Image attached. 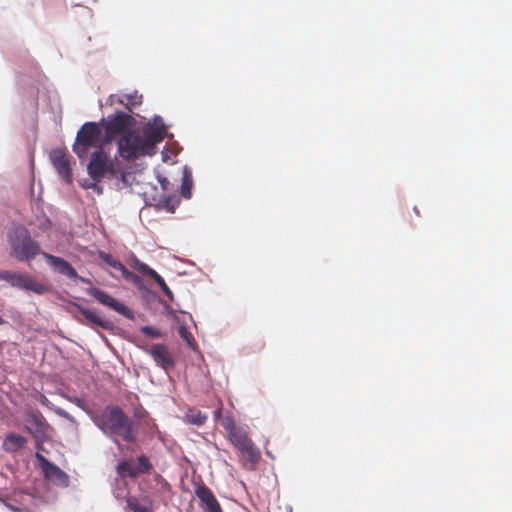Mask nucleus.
I'll return each mask as SVG.
<instances>
[{
	"mask_svg": "<svg viewBox=\"0 0 512 512\" xmlns=\"http://www.w3.org/2000/svg\"><path fill=\"white\" fill-rule=\"evenodd\" d=\"M96 426L107 436L117 438L125 442L136 441V430L131 418L117 405H108L105 410L94 418Z\"/></svg>",
	"mask_w": 512,
	"mask_h": 512,
	"instance_id": "2",
	"label": "nucleus"
},
{
	"mask_svg": "<svg viewBox=\"0 0 512 512\" xmlns=\"http://www.w3.org/2000/svg\"><path fill=\"white\" fill-rule=\"evenodd\" d=\"M232 445L240 451L242 456L251 463H256L260 459V451L249 438L243 428H239L228 436Z\"/></svg>",
	"mask_w": 512,
	"mask_h": 512,
	"instance_id": "9",
	"label": "nucleus"
},
{
	"mask_svg": "<svg viewBox=\"0 0 512 512\" xmlns=\"http://www.w3.org/2000/svg\"><path fill=\"white\" fill-rule=\"evenodd\" d=\"M42 256L53 269L54 272L61 274L69 279H77L78 273L73 266L61 257L43 252Z\"/></svg>",
	"mask_w": 512,
	"mask_h": 512,
	"instance_id": "13",
	"label": "nucleus"
},
{
	"mask_svg": "<svg viewBox=\"0 0 512 512\" xmlns=\"http://www.w3.org/2000/svg\"><path fill=\"white\" fill-rule=\"evenodd\" d=\"M154 481L160 485L159 491L161 493H169L170 492V490H171L170 484L160 474L157 473L154 475Z\"/></svg>",
	"mask_w": 512,
	"mask_h": 512,
	"instance_id": "30",
	"label": "nucleus"
},
{
	"mask_svg": "<svg viewBox=\"0 0 512 512\" xmlns=\"http://www.w3.org/2000/svg\"><path fill=\"white\" fill-rule=\"evenodd\" d=\"M113 179L116 180L115 186L122 190L125 188H131L133 184L136 182V177L133 172L130 171H119L117 173V176Z\"/></svg>",
	"mask_w": 512,
	"mask_h": 512,
	"instance_id": "21",
	"label": "nucleus"
},
{
	"mask_svg": "<svg viewBox=\"0 0 512 512\" xmlns=\"http://www.w3.org/2000/svg\"><path fill=\"white\" fill-rule=\"evenodd\" d=\"M76 280H79L81 281L82 283H89V280H87L86 278H83L81 276L78 275V278Z\"/></svg>",
	"mask_w": 512,
	"mask_h": 512,
	"instance_id": "34",
	"label": "nucleus"
},
{
	"mask_svg": "<svg viewBox=\"0 0 512 512\" xmlns=\"http://www.w3.org/2000/svg\"><path fill=\"white\" fill-rule=\"evenodd\" d=\"M178 332L181 338L185 340L190 347L194 346V337L185 325H180Z\"/></svg>",
	"mask_w": 512,
	"mask_h": 512,
	"instance_id": "28",
	"label": "nucleus"
},
{
	"mask_svg": "<svg viewBox=\"0 0 512 512\" xmlns=\"http://www.w3.org/2000/svg\"><path fill=\"white\" fill-rule=\"evenodd\" d=\"M141 332L150 338H160L162 336L160 330L152 326L141 327Z\"/></svg>",
	"mask_w": 512,
	"mask_h": 512,
	"instance_id": "31",
	"label": "nucleus"
},
{
	"mask_svg": "<svg viewBox=\"0 0 512 512\" xmlns=\"http://www.w3.org/2000/svg\"><path fill=\"white\" fill-rule=\"evenodd\" d=\"M81 185L83 188L92 189V190L96 191L98 194L102 193V188L100 187L99 182H96L94 180H92V181L84 180L81 183Z\"/></svg>",
	"mask_w": 512,
	"mask_h": 512,
	"instance_id": "32",
	"label": "nucleus"
},
{
	"mask_svg": "<svg viewBox=\"0 0 512 512\" xmlns=\"http://www.w3.org/2000/svg\"><path fill=\"white\" fill-rule=\"evenodd\" d=\"M36 459L39 462L44 477L48 481L60 487H67L69 485V476L61 468H59L57 465L46 459L40 453H36Z\"/></svg>",
	"mask_w": 512,
	"mask_h": 512,
	"instance_id": "10",
	"label": "nucleus"
},
{
	"mask_svg": "<svg viewBox=\"0 0 512 512\" xmlns=\"http://www.w3.org/2000/svg\"><path fill=\"white\" fill-rule=\"evenodd\" d=\"M26 443L27 440L25 437L12 432L7 434L3 441L2 447L4 451L14 453L23 449Z\"/></svg>",
	"mask_w": 512,
	"mask_h": 512,
	"instance_id": "20",
	"label": "nucleus"
},
{
	"mask_svg": "<svg viewBox=\"0 0 512 512\" xmlns=\"http://www.w3.org/2000/svg\"><path fill=\"white\" fill-rule=\"evenodd\" d=\"M8 507L13 511V512H20V508L16 507V506H13V505H8Z\"/></svg>",
	"mask_w": 512,
	"mask_h": 512,
	"instance_id": "33",
	"label": "nucleus"
},
{
	"mask_svg": "<svg viewBox=\"0 0 512 512\" xmlns=\"http://www.w3.org/2000/svg\"><path fill=\"white\" fill-rule=\"evenodd\" d=\"M142 96H139L137 92L132 94H124L123 96L110 95L107 99L109 105H113L115 102L124 105L128 110H132L142 102Z\"/></svg>",
	"mask_w": 512,
	"mask_h": 512,
	"instance_id": "19",
	"label": "nucleus"
},
{
	"mask_svg": "<svg viewBox=\"0 0 512 512\" xmlns=\"http://www.w3.org/2000/svg\"><path fill=\"white\" fill-rule=\"evenodd\" d=\"M195 495L201 501L204 512H223L215 495L206 485H199L195 489Z\"/></svg>",
	"mask_w": 512,
	"mask_h": 512,
	"instance_id": "14",
	"label": "nucleus"
},
{
	"mask_svg": "<svg viewBox=\"0 0 512 512\" xmlns=\"http://www.w3.org/2000/svg\"><path fill=\"white\" fill-rule=\"evenodd\" d=\"M126 503L128 508L134 512H153V501L148 495H143L140 498L128 496Z\"/></svg>",
	"mask_w": 512,
	"mask_h": 512,
	"instance_id": "17",
	"label": "nucleus"
},
{
	"mask_svg": "<svg viewBox=\"0 0 512 512\" xmlns=\"http://www.w3.org/2000/svg\"><path fill=\"white\" fill-rule=\"evenodd\" d=\"M27 421L34 426L36 432H42L45 427L44 418L40 413L30 412Z\"/></svg>",
	"mask_w": 512,
	"mask_h": 512,
	"instance_id": "24",
	"label": "nucleus"
},
{
	"mask_svg": "<svg viewBox=\"0 0 512 512\" xmlns=\"http://www.w3.org/2000/svg\"><path fill=\"white\" fill-rule=\"evenodd\" d=\"M87 292L90 296L94 297L102 305L108 306L109 308L126 317L132 316L131 311L127 306H125L123 303L119 302L106 292L98 288H90L88 289Z\"/></svg>",
	"mask_w": 512,
	"mask_h": 512,
	"instance_id": "12",
	"label": "nucleus"
},
{
	"mask_svg": "<svg viewBox=\"0 0 512 512\" xmlns=\"http://www.w3.org/2000/svg\"><path fill=\"white\" fill-rule=\"evenodd\" d=\"M153 469V464L146 455H140L133 459H127L119 462L116 466L117 474L125 479H136L142 474H148Z\"/></svg>",
	"mask_w": 512,
	"mask_h": 512,
	"instance_id": "8",
	"label": "nucleus"
},
{
	"mask_svg": "<svg viewBox=\"0 0 512 512\" xmlns=\"http://www.w3.org/2000/svg\"><path fill=\"white\" fill-rule=\"evenodd\" d=\"M163 130L151 124L122 135L117 142V151L124 160H135L156 153V145L163 140Z\"/></svg>",
	"mask_w": 512,
	"mask_h": 512,
	"instance_id": "1",
	"label": "nucleus"
},
{
	"mask_svg": "<svg viewBox=\"0 0 512 512\" xmlns=\"http://www.w3.org/2000/svg\"><path fill=\"white\" fill-rule=\"evenodd\" d=\"M11 256L18 261H30L43 252L37 241L33 240L29 231L23 226H16L8 233Z\"/></svg>",
	"mask_w": 512,
	"mask_h": 512,
	"instance_id": "3",
	"label": "nucleus"
},
{
	"mask_svg": "<svg viewBox=\"0 0 512 512\" xmlns=\"http://www.w3.org/2000/svg\"><path fill=\"white\" fill-rule=\"evenodd\" d=\"M0 279L9 282L13 287L29 290L38 295L45 294L50 290L48 285L37 281L26 273L0 271Z\"/></svg>",
	"mask_w": 512,
	"mask_h": 512,
	"instance_id": "7",
	"label": "nucleus"
},
{
	"mask_svg": "<svg viewBox=\"0 0 512 512\" xmlns=\"http://www.w3.org/2000/svg\"><path fill=\"white\" fill-rule=\"evenodd\" d=\"M49 159L59 176L67 183H72L70 156L66 149L55 148L49 153Z\"/></svg>",
	"mask_w": 512,
	"mask_h": 512,
	"instance_id": "11",
	"label": "nucleus"
},
{
	"mask_svg": "<svg viewBox=\"0 0 512 512\" xmlns=\"http://www.w3.org/2000/svg\"><path fill=\"white\" fill-rule=\"evenodd\" d=\"M191 188H192V177L191 175L185 170L182 178V185H181V195L184 198H190L191 197Z\"/></svg>",
	"mask_w": 512,
	"mask_h": 512,
	"instance_id": "25",
	"label": "nucleus"
},
{
	"mask_svg": "<svg viewBox=\"0 0 512 512\" xmlns=\"http://www.w3.org/2000/svg\"><path fill=\"white\" fill-rule=\"evenodd\" d=\"M133 267L137 269L139 272L149 276L152 278L163 291V293L169 298V300H173V293L170 288L167 286L164 279L152 268H150L147 264L141 262L139 259L134 257L132 259Z\"/></svg>",
	"mask_w": 512,
	"mask_h": 512,
	"instance_id": "16",
	"label": "nucleus"
},
{
	"mask_svg": "<svg viewBox=\"0 0 512 512\" xmlns=\"http://www.w3.org/2000/svg\"><path fill=\"white\" fill-rule=\"evenodd\" d=\"M220 424L221 426L224 428V430L226 431L227 433V436H229L230 434H232L234 431L238 430L240 427L237 426L233 420L232 417L230 416H226V417H223L221 420H220Z\"/></svg>",
	"mask_w": 512,
	"mask_h": 512,
	"instance_id": "26",
	"label": "nucleus"
},
{
	"mask_svg": "<svg viewBox=\"0 0 512 512\" xmlns=\"http://www.w3.org/2000/svg\"><path fill=\"white\" fill-rule=\"evenodd\" d=\"M99 257L106 264H108L110 267H112L116 271H119L121 274L126 269L125 265L122 262H120L119 260H117L116 258H114L111 254H108V253H105V252H100L99 253Z\"/></svg>",
	"mask_w": 512,
	"mask_h": 512,
	"instance_id": "23",
	"label": "nucleus"
},
{
	"mask_svg": "<svg viewBox=\"0 0 512 512\" xmlns=\"http://www.w3.org/2000/svg\"><path fill=\"white\" fill-rule=\"evenodd\" d=\"M104 135H102V128L100 123L86 122L77 132L75 142L73 144V152L80 160H85L90 154V150L99 147L104 149Z\"/></svg>",
	"mask_w": 512,
	"mask_h": 512,
	"instance_id": "4",
	"label": "nucleus"
},
{
	"mask_svg": "<svg viewBox=\"0 0 512 512\" xmlns=\"http://www.w3.org/2000/svg\"><path fill=\"white\" fill-rule=\"evenodd\" d=\"M87 171L91 180L96 182H101L105 177L114 178L118 173L114 161L102 147L91 153Z\"/></svg>",
	"mask_w": 512,
	"mask_h": 512,
	"instance_id": "5",
	"label": "nucleus"
},
{
	"mask_svg": "<svg viewBox=\"0 0 512 512\" xmlns=\"http://www.w3.org/2000/svg\"><path fill=\"white\" fill-rule=\"evenodd\" d=\"M75 306L89 323L95 324L104 329H108L111 326L110 321L106 320L96 310L85 308L79 304H76Z\"/></svg>",
	"mask_w": 512,
	"mask_h": 512,
	"instance_id": "18",
	"label": "nucleus"
},
{
	"mask_svg": "<svg viewBox=\"0 0 512 512\" xmlns=\"http://www.w3.org/2000/svg\"><path fill=\"white\" fill-rule=\"evenodd\" d=\"M149 354L156 364L164 370L171 369L175 365L173 356L169 352L168 347L164 344H153L149 350Z\"/></svg>",
	"mask_w": 512,
	"mask_h": 512,
	"instance_id": "15",
	"label": "nucleus"
},
{
	"mask_svg": "<svg viewBox=\"0 0 512 512\" xmlns=\"http://www.w3.org/2000/svg\"><path fill=\"white\" fill-rule=\"evenodd\" d=\"M179 205V199L176 197H166L162 201L163 208L170 213H173L176 209V207Z\"/></svg>",
	"mask_w": 512,
	"mask_h": 512,
	"instance_id": "27",
	"label": "nucleus"
},
{
	"mask_svg": "<svg viewBox=\"0 0 512 512\" xmlns=\"http://www.w3.org/2000/svg\"><path fill=\"white\" fill-rule=\"evenodd\" d=\"M59 413H60L61 415H67V413L62 412V411H60Z\"/></svg>",
	"mask_w": 512,
	"mask_h": 512,
	"instance_id": "36",
	"label": "nucleus"
},
{
	"mask_svg": "<svg viewBox=\"0 0 512 512\" xmlns=\"http://www.w3.org/2000/svg\"><path fill=\"white\" fill-rule=\"evenodd\" d=\"M28 430H29L30 433L34 434L32 429L28 428Z\"/></svg>",
	"mask_w": 512,
	"mask_h": 512,
	"instance_id": "37",
	"label": "nucleus"
},
{
	"mask_svg": "<svg viewBox=\"0 0 512 512\" xmlns=\"http://www.w3.org/2000/svg\"><path fill=\"white\" fill-rule=\"evenodd\" d=\"M3 322H4V321H3V319H2V318H0V324H2Z\"/></svg>",
	"mask_w": 512,
	"mask_h": 512,
	"instance_id": "38",
	"label": "nucleus"
},
{
	"mask_svg": "<svg viewBox=\"0 0 512 512\" xmlns=\"http://www.w3.org/2000/svg\"><path fill=\"white\" fill-rule=\"evenodd\" d=\"M133 124L134 118L122 111H118L106 119H101L100 125L104 128L105 132L104 143L110 144L115 137L126 134Z\"/></svg>",
	"mask_w": 512,
	"mask_h": 512,
	"instance_id": "6",
	"label": "nucleus"
},
{
	"mask_svg": "<svg viewBox=\"0 0 512 512\" xmlns=\"http://www.w3.org/2000/svg\"><path fill=\"white\" fill-rule=\"evenodd\" d=\"M186 421L197 426L203 425L207 420V415L200 410L189 409L185 415Z\"/></svg>",
	"mask_w": 512,
	"mask_h": 512,
	"instance_id": "22",
	"label": "nucleus"
},
{
	"mask_svg": "<svg viewBox=\"0 0 512 512\" xmlns=\"http://www.w3.org/2000/svg\"><path fill=\"white\" fill-rule=\"evenodd\" d=\"M122 278L135 284L136 286H140L142 279L136 275L135 273L129 271L127 268L121 274Z\"/></svg>",
	"mask_w": 512,
	"mask_h": 512,
	"instance_id": "29",
	"label": "nucleus"
},
{
	"mask_svg": "<svg viewBox=\"0 0 512 512\" xmlns=\"http://www.w3.org/2000/svg\"><path fill=\"white\" fill-rule=\"evenodd\" d=\"M414 212L416 213V215H418V216L420 215V212L417 207H414Z\"/></svg>",
	"mask_w": 512,
	"mask_h": 512,
	"instance_id": "35",
	"label": "nucleus"
}]
</instances>
